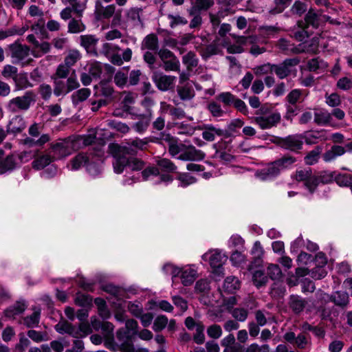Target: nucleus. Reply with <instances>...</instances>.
<instances>
[{"mask_svg": "<svg viewBox=\"0 0 352 352\" xmlns=\"http://www.w3.org/2000/svg\"><path fill=\"white\" fill-rule=\"evenodd\" d=\"M296 162L297 159L294 156L289 154L284 155L258 170L256 176L263 181L274 179L278 177L283 170L291 168Z\"/></svg>", "mask_w": 352, "mask_h": 352, "instance_id": "nucleus-1", "label": "nucleus"}, {"mask_svg": "<svg viewBox=\"0 0 352 352\" xmlns=\"http://www.w3.org/2000/svg\"><path fill=\"white\" fill-rule=\"evenodd\" d=\"M256 114L254 122L263 130L276 126L281 120V116L279 112L272 111L266 107H262Z\"/></svg>", "mask_w": 352, "mask_h": 352, "instance_id": "nucleus-2", "label": "nucleus"}, {"mask_svg": "<svg viewBox=\"0 0 352 352\" xmlns=\"http://www.w3.org/2000/svg\"><path fill=\"white\" fill-rule=\"evenodd\" d=\"M77 141L71 137L58 139L50 144L51 153L55 160L65 158L71 155L76 148Z\"/></svg>", "mask_w": 352, "mask_h": 352, "instance_id": "nucleus-3", "label": "nucleus"}, {"mask_svg": "<svg viewBox=\"0 0 352 352\" xmlns=\"http://www.w3.org/2000/svg\"><path fill=\"white\" fill-rule=\"evenodd\" d=\"M116 338L118 342L116 347L113 348V351L121 352H149L148 349L142 347H135L132 342L129 333L124 329H119L116 333Z\"/></svg>", "mask_w": 352, "mask_h": 352, "instance_id": "nucleus-4", "label": "nucleus"}, {"mask_svg": "<svg viewBox=\"0 0 352 352\" xmlns=\"http://www.w3.org/2000/svg\"><path fill=\"white\" fill-rule=\"evenodd\" d=\"M294 177L296 182H302L309 193L315 192L317 189V179L316 174L313 173L311 168L297 170Z\"/></svg>", "mask_w": 352, "mask_h": 352, "instance_id": "nucleus-5", "label": "nucleus"}, {"mask_svg": "<svg viewBox=\"0 0 352 352\" xmlns=\"http://www.w3.org/2000/svg\"><path fill=\"white\" fill-rule=\"evenodd\" d=\"M144 166V162L135 157H121L113 162V170L118 174L122 173L126 167L129 168L133 171H138L142 170Z\"/></svg>", "mask_w": 352, "mask_h": 352, "instance_id": "nucleus-6", "label": "nucleus"}, {"mask_svg": "<svg viewBox=\"0 0 352 352\" xmlns=\"http://www.w3.org/2000/svg\"><path fill=\"white\" fill-rule=\"evenodd\" d=\"M35 94L32 91L25 92L23 96L16 97L12 99L8 108L11 112H16L19 110H28L31 102L35 100Z\"/></svg>", "mask_w": 352, "mask_h": 352, "instance_id": "nucleus-7", "label": "nucleus"}, {"mask_svg": "<svg viewBox=\"0 0 352 352\" xmlns=\"http://www.w3.org/2000/svg\"><path fill=\"white\" fill-rule=\"evenodd\" d=\"M300 60L297 58H287L279 64L272 65V71L280 79H284L291 75L293 68Z\"/></svg>", "mask_w": 352, "mask_h": 352, "instance_id": "nucleus-8", "label": "nucleus"}, {"mask_svg": "<svg viewBox=\"0 0 352 352\" xmlns=\"http://www.w3.org/2000/svg\"><path fill=\"white\" fill-rule=\"evenodd\" d=\"M109 149L114 160H119L121 157L129 158L127 155L133 157L137 154L128 140H125L121 144H110Z\"/></svg>", "mask_w": 352, "mask_h": 352, "instance_id": "nucleus-9", "label": "nucleus"}, {"mask_svg": "<svg viewBox=\"0 0 352 352\" xmlns=\"http://www.w3.org/2000/svg\"><path fill=\"white\" fill-rule=\"evenodd\" d=\"M277 46L282 52L287 55L298 54L305 52H315L316 50L317 49V46L316 45L314 49L310 50L307 47L305 43L299 44L296 46L285 38L279 39L277 43Z\"/></svg>", "mask_w": 352, "mask_h": 352, "instance_id": "nucleus-10", "label": "nucleus"}, {"mask_svg": "<svg viewBox=\"0 0 352 352\" xmlns=\"http://www.w3.org/2000/svg\"><path fill=\"white\" fill-rule=\"evenodd\" d=\"M152 80L159 90L166 91L175 87L176 77L155 72L152 75Z\"/></svg>", "mask_w": 352, "mask_h": 352, "instance_id": "nucleus-11", "label": "nucleus"}, {"mask_svg": "<svg viewBox=\"0 0 352 352\" xmlns=\"http://www.w3.org/2000/svg\"><path fill=\"white\" fill-rule=\"evenodd\" d=\"M10 56L13 59L12 63L17 64L24 60L30 54V47L22 45L17 41L9 45Z\"/></svg>", "mask_w": 352, "mask_h": 352, "instance_id": "nucleus-12", "label": "nucleus"}, {"mask_svg": "<svg viewBox=\"0 0 352 352\" xmlns=\"http://www.w3.org/2000/svg\"><path fill=\"white\" fill-rule=\"evenodd\" d=\"M116 6L109 4L103 6L100 0H96L94 16L97 21L108 20L111 18L116 12Z\"/></svg>", "mask_w": 352, "mask_h": 352, "instance_id": "nucleus-13", "label": "nucleus"}, {"mask_svg": "<svg viewBox=\"0 0 352 352\" xmlns=\"http://www.w3.org/2000/svg\"><path fill=\"white\" fill-rule=\"evenodd\" d=\"M303 146L301 134L289 135L284 138L282 148L294 153H298Z\"/></svg>", "mask_w": 352, "mask_h": 352, "instance_id": "nucleus-14", "label": "nucleus"}, {"mask_svg": "<svg viewBox=\"0 0 352 352\" xmlns=\"http://www.w3.org/2000/svg\"><path fill=\"white\" fill-rule=\"evenodd\" d=\"M202 259L208 261L213 269H219L222 267L227 257L219 250H210L202 256Z\"/></svg>", "mask_w": 352, "mask_h": 352, "instance_id": "nucleus-15", "label": "nucleus"}, {"mask_svg": "<svg viewBox=\"0 0 352 352\" xmlns=\"http://www.w3.org/2000/svg\"><path fill=\"white\" fill-rule=\"evenodd\" d=\"M206 154L192 145H186L182 153L177 157L182 161H201L205 158Z\"/></svg>", "mask_w": 352, "mask_h": 352, "instance_id": "nucleus-16", "label": "nucleus"}, {"mask_svg": "<svg viewBox=\"0 0 352 352\" xmlns=\"http://www.w3.org/2000/svg\"><path fill=\"white\" fill-rule=\"evenodd\" d=\"M301 137L302 141L305 140L308 145L316 144L328 139L327 131L324 129L305 131L301 134Z\"/></svg>", "mask_w": 352, "mask_h": 352, "instance_id": "nucleus-17", "label": "nucleus"}, {"mask_svg": "<svg viewBox=\"0 0 352 352\" xmlns=\"http://www.w3.org/2000/svg\"><path fill=\"white\" fill-rule=\"evenodd\" d=\"M27 304L25 300H18L14 305L5 309L3 314L6 318L14 319L16 316L23 314L27 309Z\"/></svg>", "mask_w": 352, "mask_h": 352, "instance_id": "nucleus-18", "label": "nucleus"}, {"mask_svg": "<svg viewBox=\"0 0 352 352\" xmlns=\"http://www.w3.org/2000/svg\"><path fill=\"white\" fill-rule=\"evenodd\" d=\"M216 149L214 157L224 162H231L234 160V156L226 152L227 142L223 140L214 144Z\"/></svg>", "mask_w": 352, "mask_h": 352, "instance_id": "nucleus-19", "label": "nucleus"}, {"mask_svg": "<svg viewBox=\"0 0 352 352\" xmlns=\"http://www.w3.org/2000/svg\"><path fill=\"white\" fill-rule=\"evenodd\" d=\"M297 25L298 27H306L308 29L311 26L316 29L320 25L319 16L312 10H309L306 14L304 20L298 21Z\"/></svg>", "mask_w": 352, "mask_h": 352, "instance_id": "nucleus-20", "label": "nucleus"}, {"mask_svg": "<svg viewBox=\"0 0 352 352\" xmlns=\"http://www.w3.org/2000/svg\"><path fill=\"white\" fill-rule=\"evenodd\" d=\"M142 12L141 8L132 7L126 11V21L133 26H139L142 25V21L140 15Z\"/></svg>", "mask_w": 352, "mask_h": 352, "instance_id": "nucleus-21", "label": "nucleus"}, {"mask_svg": "<svg viewBox=\"0 0 352 352\" xmlns=\"http://www.w3.org/2000/svg\"><path fill=\"white\" fill-rule=\"evenodd\" d=\"M224 134L223 129L217 128L212 124H206L204 126L202 137L206 141L212 142L217 136L223 137Z\"/></svg>", "mask_w": 352, "mask_h": 352, "instance_id": "nucleus-22", "label": "nucleus"}, {"mask_svg": "<svg viewBox=\"0 0 352 352\" xmlns=\"http://www.w3.org/2000/svg\"><path fill=\"white\" fill-rule=\"evenodd\" d=\"M33 313L25 317L22 318L21 323L25 325L27 328L32 329L38 327L40 318H41V309L33 308Z\"/></svg>", "mask_w": 352, "mask_h": 352, "instance_id": "nucleus-23", "label": "nucleus"}, {"mask_svg": "<svg viewBox=\"0 0 352 352\" xmlns=\"http://www.w3.org/2000/svg\"><path fill=\"white\" fill-rule=\"evenodd\" d=\"M331 114L325 109H320L314 113V122L320 126L332 125Z\"/></svg>", "mask_w": 352, "mask_h": 352, "instance_id": "nucleus-24", "label": "nucleus"}, {"mask_svg": "<svg viewBox=\"0 0 352 352\" xmlns=\"http://www.w3.org/2000/svg\"><path fill=\"white\" fill-rule=\"evenodd\" d=\"M19 165V162L15 154L7 156L0 162V174L14 170Z\"/></svg>", "mask_w": 352, "mask_h": 352, "instance_id": "nucleus-25", "label": "nucleus"}, {"mask_svg": "<svg viewBox=\"0 0 352 352\" xmlns=\"http://www.w3.org/2000/svg\"><path fill=\"white\" fill-rule=\"evenodd\" d=\"M197 275V271L191 267H186L182 268L180 276L182 284L184 286L192 285L194 283Z\"/></svg>", "mask_w": 352, "mask_h": 352, "instance_id": "nucleus-26", "label": "nucleus"}, {"mask_svg": "<svg viewBox=\"0 0 352 352\" xmlns=\"http://www.w3.org/2000/svg\"><path fill=\"white\" fill-rule=\"evenodd\" d=\"M82 17L76 16L71 19L68 23L67 32L70 34H78L86 30V25L82 22Z\"/></svg>", "mask_w": 352, "mask_h": 352, "instance_id": "nucleus-27", "label": "nucleus"}, {"mask_svg": "<svg viewBox=\"0 0 352 352\" xmlns=\"http://www.w3.org/2000/svg\"><path fill=\"white\" fill-rule=\"evenodd\" d=\"M142 49L157 52L159 50L158 38L155 34H150L145 36L142 42Z\"/></svg>", "mask_w": 352, "mask_h": 352, "instance_id": "nucleus-28", "label": "nucleus"}, {"mask_svg": "<svg viewBox=\"0 0 352 352\" xmlns=\"http://www.w3.org/2000/svg\"><path fill=\"white\" fill-rule=\"evenodd\" d=\"M55 329L61 334L68 333L74 338H78V331L74 325L67 321L58 322L55 325Z\"/></svg>", "mask_w": 352, "mask_h": 352, "instance_id": "nucleus-29", "label": "nucleus"}, {"mask_svg": "<svg viewBox=\"0 0 352 352\" xmlns=\"http://www.w3.org/2000/svg\"><path fill=\"white\" fill-rule=\"evenodd\" d=\"M151 122V115H140L138 120L132 125V128L139 133L145 132Z\"/></svg>", "mask_w": 352, "mask_h": 352, "instance_id": "nucleus-30", "label": "nucleus"}, {"mask_svg": "<svg viewBox=\"0 0 352 352\" xmlns=\"http://www.w3.org/2000/svg\"><path fill=\"white\" fill-rule=\"evenodd\" d=\"M244 122L241 119L232 120L227 126V129L224 130V138H230L234 134L239 133V130L243 126Z\"/></svg>", "mask_w": 352, "mask_h": 352, "instance_id": "nucleus-31", "label": "nucleus"}, {"mask_svg": "<svg viewBox=\"0 0 352 352\" xmlns=\"http://www.w3.org/2000/svg\"><path fill=\"white\" fill-rule=\"evenodd\" d=\"M289 305L295 314H299L305 309L306 302L302 297L292 295L290 296Z\"/></svg>", "mask_w": 352, "mask_h": 352, "instance_id": "nucleus-32", "label": "nucleus"}, {"mask_svg": "<svg viewBox=\"0 0 352 352\" xmlns=\"http://www.w3.org/2000/svg\"><path fill=\"white\" fill-rule=\"evenodd\" d=\"M94 89L95 95L98 96H102L108 98L111 96L113 93V87L109 82L105 81H101L99 85L94 87Z\"/></svg>", "mask_w": 352, "mask_h": 352, "instance_id": "nucleus-33", "label": "nucleus"}, {"mask_svg": "<svg viewBox=\"0 0 352 352\" xmlns=\"http://www.w3.org/2000/svg\"><path fill=\"white\" fill-rule=\"evenodd\" d=\"M55 159L53 155L45 154L36 157L32 163V167L36 170H41L54 162Z\"/></svg>", "mask_w": 352, "mask_h": 352, "instance_id": "nucleus-34", "label": "nucleus"}, {"mask_svg": "<svg viewBox=\"0 0 352 352\" xmlns=\"http://www.w3.org/2000/svg\"><path fill=\"white\" fill-rule=\"evenodd\" d=\"M322 151L321 146H316L314 149L307 153L304 157V162L307 165H314L318 162Z\"/></svg>", "mask_w": 352, "mask_h": 352, "instance_id": "nucleus-35", "label": "nucleus"}, {"mask_svg": "<svg viewBox=\"0 0 352 352\" xmlns=\"http://www.w3.org/2000/svg\"><path fill=\"white\" fill-rule=\"evenodd\" d=\"M240 281L235 276L227 277L223 283V289L228 293L232 294L240 288Z\"/></svg>", "mask_w": 352, "mask_h": 352, "instance_id": "nucleus-36", "label": "nucleus"}, {"mask_svg": "<svg viewBox=\"0 0 352 352\" xmlns=\"http://www.w3.org/2000/svg\"><path fill=\"white\" fill-rule=\"evenodd\" d=\"M79 39L80 45L87 52L94 50L98 41L94 35L90 34L81 35Z\"/></svg>", "mask_w": 352, "mask_h": 352, "instance_id": "nucleus-37", "label": "nucleus"}, {"mask_svg": "<svg viewBox=\"0 0 352 352\" xmlns=\"http://www.w3.org/2000/svg\"><path fill=\"white\" fill-rule=\"evenodd\" d=\"M89 162V157L86 153H80L71 160V169L76 170Z\"/></svg>", "mask_w": 352, "mask_h": 352, "instance_id": "nucleus-38", "label": "nucleus"}, {"mask_svg": "<svg viewBox=\"0 0 352 352\" xmlns=\"http://www.w3.org/2000/svg\"><path fill=\"white\" fill-rule=\"evenodd\" d=\"M177 94L182 100H189L195 96L192 87L188 84L183 86H178L177 88Z\"/></svg>", "mask_w": 352, "mask_h": 352, "instance_id": "nucleus-39", "label": "nucleus"}, {"mask_svg": "<svg viewBox=\"0 0 352 352\" xmlns=\"http://www.w3.org/2000/svg\"><path fill=\"white\" fill-rule=\"evenodd\" d=\"M251 254L254 256L253 263L256 265H260L262 262V257L264 254V250L260 241H256L254 242L251 250Z\"/></svg>", "mask_w": 352, "mask_h": 352, "instance_id": "nucleus-40", "label": "nucleus"}, {"mask_svg": "<svg viewBox=\"0 0 352 352\" xmlns=\"http://www.w3.org/2000/svg\"><path fill=\"white\" fill-rule=\"evenodd\" d=\"M317 179V187L320 184H327L335 181L336 172L322 171L316 174Z\"/></svg>", "mask_w": 352, "mask_h": 352, "instance_id": "nucleus-41", "label": "nucleus"}, {"mask_svg": "<svg viewBox=\"0 0 352 352\" xmlns=\"http://www.w3.org/2000/svg\"><path fill=\"white\" fill-rule=\"evenodd\" d=\"M157 165L162 171L166 173H175L177 169V166L167 158H162L157 160Z\"/></svg>", "mask_w": 352, "mask_h": 352, "instance_id": "nucleus-42", "label": "nucleus"}, {"mask_svg": "<svg viewBox=\"0 0 352 352\" xmlns=\"http://www.w3.org/2000/svg\"><path fill=\"white\" fill-rule=\"evenodd\" d=\"M292 2V0H274V7L270 9L269 12L273 15L282 13Z\"/></svg>", "mask_w": 352, "mask_h": 352, "instance_id": "nucleus-43", "label": "nucleus"}, {"mask_svg": "<svg viewBox=\"0 0 352 352\" xmlns=\"http://www.w3.org/2000/svg\"><path fill=\"white\" fill-rule=\"evenodd\" d=\"M232 316L238 322H245L249 315L248 309L244 307H235L230 310Z\"/></svg>", "mask_w": 352, "mask_h": 352, "instance_id": "nucleus-44", "label": "nucleus"}, {"mask_svg": "<svg viewBox=\"0 0 352 352\" xmlns=\"http://www.w3.org/2000/svg\"><path fill=\"white\" fill-rule=\"evenodd\" d=\"M53 79L54 84V94L55 96H59L61 95H66L69 93L66 81L57 78H53Z\"/></svg>", "mask_w": 352, "mask_h": 352, "instance_id": "nucleus-45", "label": "nucleus"}, {"mask_svg": "<svg viewBox=\"0 0 352 352\" xmlns=\"http://www.w3.org/2000/svg\"><path fill=\"white\" fill-rule=\"evenodd\" d=\"M182 62L186 66L188 70H192L198 65V58L195 54L189 52L182 57Z\"/></svg>", "mask_w": 352, "mask_h": 352, "instance_id": "nucleus-46", "label": "nucleus"}, {"mask_svg": "<svg viewBox=\"0 0 352 352\" xmlns=\"http://www.w3.org/2000/svg\"><path fill=\"white\" fill-rule=\"evenodd\" d=\"M91 94V91L88 88L80 89L74 92L72 96V102L74 104L85 101Z\"/></svg>", "mask_w": 352, "mask_h": 352, "instance_id": "nucleus-47", "label": "nucleus"}, {"mask_svg": "<svg viewBox=\"0 0 352 352\" xmlns=\"http://www.w3.org/2000/svg\"><path fill=\"white\" fill-rule=\"evenodd\" d=\"M25 31V29L19 28L16 26L6 30H0V41L12 36L22 35Z\"/></svg>", "mask_w": 352, "mask_h": 352, "instance_id": "nucleus-48", "label": "nucleus"}, {"mask_svg": "<svg viewBox=\"0 0 352 352\" xmlns=\"http://www.w3.org/2000/svg\"><path fill=\"white\" fill-rule=\"evenodd\" d=\"M92 326L95 329L100 328L105 333L107 336H112L113 330V325L109 322H100L97 320L91 321Z\"/></svg>", "mask_w": 352, "mask_h": 352, "instance_id": "nucleus-49", "label": "nucleus"}, {"mask_svg": "<svg viewBox=\"0 0 352 352\" xmlns=\"http://www.w3.org/2000/svg\"><path fill=\"white\" fill-rule=\"evenodd\" d=\"M335 182L340 186H351L352 184V175L349 173H338L336 172Z\"/></svg>", "mask_w": 352, "mask_h": 352, "instance_id": "nucleus-50", "label": "nucleus"}, {"mask_svg": "<svg viewBox=\"0 0 352 352\" xmlns=\"http://www.w3.org/2000/svg\"><path fill=\"white\" fill-rule=\"evenodd\" d=\"M27 335L35 342H41L43 341H47L49 340L48 334L45 331H37L31 329L27 332Z\"/></svg>", "mask_w": 352, "mask_h": 352, "instance_id": "nucleus-51", "label": "nucleus"}, {"mask_svg": "<svg viewBox=\"0 0 352 352\" xmlns=\"http://www.w3.org/2000/svg\"><path fill=\"white\" fill-rule=\"evenodd\" d=\"M177 179L179 181V186L182 188H186L197 182V179L195 177L187 173H179Z\"/></svg>", "mask_w": 352, "mask_h": 352, "instance_id": "nucleus-52", "label": "nucleus"}, {"mask_svg": "<svg viewBox=\"0 0 352 352\" xmlns=\"http://www.w3.org/2000/svg\"><path fill=\"white\" fill-rule=\"evenodd\" d=\"M252 280L254 284L257 287H260L265 285L267 283L268 278L267 276L265 275L263 271L258 270H256L253 273Z\"/></svg>", "mask_w": 352, "mask_h": 352, "instance_id": "nucleus-53", "label": "nucleus"}, {"mask_svg": "<svg viewBox=\"0 0 352 352\" xmlns=\"http://www.w3.org/2000/svg\"><path fill=\"white\" fill-rule=\"evenodd\" d=\"M236 98V97L230 92H222L217 96V99L226 107L233 105Z\"/></svg>", "mask_w": 352, "mask_h": 352, "instance_id": "nucleus-54", "label": "nucleus"}, {"mask_svg": "<svg viewBox=\"0 0 352 352\" xmlns=\"http://www.w3.org/2000/svg\"><path fill=\"white\" fill-rule=\"evenodd\" d=\"M80 57L81 56L78 50H70L65 58L64 63L71 67L75 65V63L80 58Z\"/></svg>", "mask_w": 352, "mask_h": 352, "instance_id": "nucleus-55", "label": "nucleus"}, {"mask_svg": "<svg viewBox=\"0 0 352 352\" xmlns=\"http://www.w3.org/2000/svg\"><path fill=\"white\" fill-rule=\"evenodd\" d=\"M70 8L73 12L76 14V16L82 17L83 12L87 8L86 2L81 1L80 0H76L70 6Z\"/></svg>", "mask_w": 352, "mask_h": 352, "instance_id": "nucleus-56", "label": "nucleus"}, {"mask_svg": "<svg viewBox=\"0 0 352 352\" xmlns=\"http://www.w3.org/2000/svg\"><path fill=\"white\" fill-rule=\"evenodd\" d=\"M177 133L192 135L195 131V127L190 124L179 123L177 124Z\"/></svg>", "mask_w": 352, "mask_h": 352, "instance_id": "nucleus-57", "label": "nucleus"}, {"mask_svg": "<svg viewBox=\"0 0 352 352\" xmlns=\"http://www.w3.org/2000/svg\"><path fill=\"white\" fill-rule=\"evenodd\" d=\"M164 63V69L166 71H179L180 63L178 58L175 56L171 59L166 60Z\"/></svg>", "mask_w": 352, "mask_h": 352, "instance_id": "nucleus-58", "label": "nucleus"}, {"mask_svg": "<svg viewBox=\"0 0 352 352\" xmlns=\"http://www.w3.org/2000/svg\"><path fill=\"white\" fill-rule=\"evenodd\" d=\"M168 324V318L165 316H159L154 320L153 329L155 332L164 329Z\"/></svg>", "mask_w": 352, "mask_h": 352, "instance_id": "nucleus-59", "label": "nucleus"}, {"mask_svg": "<svg viewBox=\"0 0 352 352\" xmlns=\"http://www.w3.org/2000/svg\"><path fill=\"white\" fill-rule=\"evenodd\" d=\"M267 275L272 280H278L282 276L281 270L278 265L271 264L267 267Z\"/></svg>", "mask_w": 352, "mask_h": 352, "instance_id": "nucleus-60", "label": "nucleus"}, {"mask_svg": "<svg viewBox=\"0 0 352 352\" xmlns=\"http://www.w3.org/2000/svg\"><path fill=\"white\" fill-rule=\"evenodd\" d=\"M70 72V67L65 63L60 64L56 71L54 76L53 78H57L58 79L66 78Z\"/></svg>", "mask_w": 352, "mask_h": 352, "instance_id": "nucleus-61", "label": "nucleus"}, {"mask_svg": "<svg viewBox=\"0 0 352 352\" xmlns=\"http://www.w3.org/2000/svg\"><path fill=\"white\" fill-rule=\"evenodd\" d=\"M118 50H120V48L117 45L109 43H105L102 46L100 53L109 58Z\"/></svg>", "mask_w": 352, "mask_h": 352, "instance_id": "nucleus-62", "label": "nucleus"}, {"mask_svg": "<svg viewBox=\"0 0 352 352\" xmlns=\"http://www.w3.org/2000/svg\"><path fill=\"white\" fill-rule=\"evenodd\" d=\"M307 5L300 1H296L291 8V12L294 14L301 16L307 10Z\"/></svg>", "mask_w": 352, "mask_h": 352, "instance_id": "nucleus-63", "label": "nucleus"}, {"mask_svg": "<svg viewBox=\"0 0 352 352\" xmlns=\"http://www.w3.org/2000/svg\"><path fill=\"white\" fill-rule=\"evenodd\" d=\"M208 109L214 117H221L224 113L221 105L217 102H210L208 105Z\"/></svg>", "mask_w": 352, "mask_h": 352, "instance_id": "nucleus-64", "label": "nucleus"}]
</instances>
